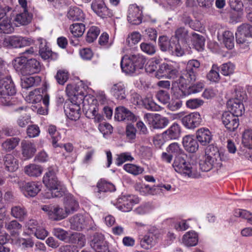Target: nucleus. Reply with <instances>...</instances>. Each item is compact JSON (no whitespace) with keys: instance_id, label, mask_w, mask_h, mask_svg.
<instances>
[{"instance_id":"43","label":"nucleus","mask_w":252,"mask_h":252,"mask_svg":"<svg viewBox=\"0 0 252 252\" xmlns=\"http://www.w3.org/2000/svg\"><path fill=\"white\" fill-rule=\"evenodd\" d=\"M42 91L40 89H35L31 92L26 96L25 100L29 103H37L40 102L42 99Z\"/></svg>"},{"instance_id":"21","label":"nucleus","mask_w":252,"mask_h":252,"mask_svg":"<svg viewBox=\"0 0 252 252\" xmlns=\"http://www.w3.org/2000/svg\"><path fill=\"white\" fill-rule=\"evenodd\" d=\"M236 41L238 43L245 42L244 37H252V26L249 24H243L240 26L235 33Z\"/></svg>"},{"instance_id":"41","label":"nucleus","mask_w":252,"mask_h":252,"mask_svg":"<svg viewBox=\"0 0 252 252\" xmlns=\"http://www.w3.org/2000/svg\"><path fill=\"white\" fill-rule=\"evenodd\" d=\"M67 17L72 21H81L85 19L82 10L78 7H71L67 13Z\"/></svg>"},{"instance_id":"16","label":"nucleus","mask_w":252,"mask_h":252,"mask_svg":"<svg viewBox=\"0 0 252 252\" xmlns=\"http://www.w3.org/2000/svg\"><path fill=\"white\" fill-rule=\"evenodd\" d=\"M222 122L226 128L230 131H235L239 125L238 117L230 111L225 112L221 117Z\"/></svg>"},{"instance_id":"37","label":"nucleus","mask_w":252,"mask_h":252,"mask_svg":"<svg viewBox=\"0 0 252 252\" xmlns=\"http://www.w3.org/2000/svg\"><path fill=\"white\" fill-rule=\"evenodd\" d=\"M41 69V65L39 61L35 59L27 60L25 65V71L29 74H34L39 72Z\"/></svg>"},{"instance_id":"17","label":"nucleus","mask_w":252,"mask_h":252,"mask_svg":"<svg viewBox=\"0 0 252 252\" xmlns=\"http://www.w3.org/2000/svg\"><path fill=\"white\" fill-rule=\"evenodd\" d=\"M115 118L119 121L134 122L137 120L136 116L123 106H120L116 108Z\"/></svg>"},{"instance_id":"62","label":"nucleus","mask_w":252,"mask_h":252,"mask_svg":"<svg viewBox=\"0 0 252 252\" xmlns=\"http://www.w3.org/2000/svg\"><path fill=\"white\" fill-rule=\"evenodd\" d=\"M204 104V101L200 98L189 99L186 101V104L188 108L191 109H197Z\"/></svg>"},{"instance_id":"63","label":"nucleus","mask_w":252,"mask_h":252,"mask_svg":"<svg viewBox=\"0 0 252 252\" xmlns=\"http://www.w3.org/2000/svg\"><path fill=\"white\" fill-rule=\"evenodd\" d=\"M27 62V60L26 59V57L22 56L21 57H17L13 62V66L17 71H21L24 67H25Z\"/></svg>"},{"instance_id":"64","label":"nucleus","mask_w":252,"mask_h":252,"mask_svg":"<svg viewBox=\"0 0 252 252\" xmlns=\"http://www.w3.org/2000/svg\"><path fill=\"white\" fill-rule=\"evenodd\" d=\"M220 72L224 76H228L232 74L234 70V65L229 62L222 64L220 66Z\"/></svg>"},{"instance_id":"9","label":"nucleus","mask_w":252,"mask_h":252,"mask_svg":"<svg viewBox=\"0 0 252 252\" xmlns=\"http://www.w3.org/2000/svg\"><path fill=\"white\" fill-rule=\"evenodd\" d=\"M178 73L177 66L175 63H162L159 66V68L155 73L156 77L160 79L165 78L168 79L174 78Z\"/></svg>"},{"instance_id":"13","label":"nucleus","mask_w":252,"mask_h":252,"mask_svg":"<svg viewBox=\"0 0 252 252\" xmlns=\"http://www.w3.org/2000/svg\"><path fill=\"white\" fill-rule=\"evenodd\" d=\"M42 210L46 212L52 220H61L67 216L65 211L58 205H44Z\"/></svg>"},{"instance_id":"27","label":"nucleus","mask_w":252,"mask_h":252,"mask_svg":"<svg viewBox=\"0 0 252 252\" xmlns=\"http://www.w3.org/2000/svg\"><path fill=\"white\" fill-rule=\"evenodd\" d=\"M110 92L111 94L118 100H123L126 97V89L122 82L115 83L112 86Z\"/></svg>"},{"instance_id":"28","label":"nucleus","mask_w":252,"mask_h":252,"mask_svg":"<svg viewBox=\"0 0 252 252\" xmlns=\"http://www.w3.org/2000/svg\"><path fill=\"white\" fill-rule=\"evenodd\" d=\"M198 234L193 230L187 232L182 237L183 244L188 247H194L198 243Z\"/></svg>"},{"instance_id":"30","label":"nucleus","mask_w":252,"mask_h":252,"mask_svg":"<svg viewBox=\"0 0 252 252\" xmlns=\"http://www.w3.org/2000/svg\"><path fill=\"white\" fill-rule=\"evenodd\" d=\"M28 110V109L25 107H20L16 110V111L20 114L17 120V123L21 127H25L31 122V116Z\"/></svg>"},{"instance_id":"15","label":"nucleus","mask_w":252,"mask_h":252,"mask_svg":"<svg viewBox=\"0 0 252 252\" xmlns=\"http://www.w3.org/2000/svg\"><path fill=\"white\" fill-rule=\"evenodd\" d=\"M202 119L197 112L190 113L182 118V123L184 126L188 129H194L201 124Z\"/></svg>"},{"instance_id":"60","label":"nucleus","mask_w":252,"mask_h":252,"mask_svg":"<svg viewBox=\"0 0 252 252\" xmlns=\"http://www.w3.org/2000/svg\"><path fill=\"white\" fill-rule=\"evenodd\" d=\"M219 69L217 65L213 64L211 70L207 74V78L211 81L217 82L220 80Z\"/></svg>"},{"instance_id":"26","label":"nucleus","mask_w":252,"mask_h":252,"mask_svg":"<svg viewBox=\"0 0 252 252\" xmlns=\"http://www.w3.org/2000/svg\"><path fill=\"white\" fill-rule=\"evenodd\" d=\"M197 139L192 135H186L183 138L182 143L185 149L190 153H195L198 149L199 145Z\"/></svg>"},{"instance_id":"39","label":"nucleus","mask_w":252,"mask_h":252,"mask_svg":"<svg viewBox=\"0 0 252 252\" xmlns=\"http://www.w3.org/2000/svg\"><path fill=\"white\" fill-rule=\"evenodd\" d=\"M70 222L72 229L81 230L85 225V219L82 215L77 214L70 219Z\"/></svg>"},{"instance_id":"35","label":"nucleus","mask_w":252,"mask_h":252,"mask_svg":"<svg viewBox=\"0 0 252 252\" xmlns=\"http://www.w3.org/2000/svg\"><path fill=\"white\" fill-rule=\"evenodd\" d=\"M242 144L244 148L240 150V154L241 151H252V129L244 130L242 134Z\"/></svg>"},{"instance_id":"25","label":"nucleus","mask_w":252,"mask_h":252,"mask_svg":"<svg viewBox=\"0 0 252 252\" xmlns=\"http://www.w3.org/2000/svg\"><path fill=\"white\" fill-rule=\"evenodd\" d=\"M63 195H65L63 202L64 211L67 216H68L77 210L79 207V204L71 194L66 193V192H65Z\"/></svg>"},{"instance_id":"23","label":"nucleus","mask_w":252,"mask_h":252,"mask_svg":"<svg viewBox=\"0 0 252 252\" xmlns=\"http://www.w3.org/2000/svg\"><path fill=\"white\" fill-rule=\"evenodd\" d=\"M97 190L95 191V196L98 198L104 197L105 193L115 190V187L113 184L104 180H100L97 184Z\"/></svg>"},{"instance_id":"36","label":"nucleus","mask_w":252,"mask_h":252,"mask_svg":"<svg viewBox=\"0 0 252 252\" xmlns=\"http://www.w3.org/2000/svg\"><path fill=\"white\" fill-rule=\"evenodd\" d=\"M190 35L191 43L193 47L198 51L203 50L205 46V38L194 32H191Z\"/></svg>"},{"instance_id":"38","label":"nucleus","mask_w":252,"mask_h":252,"mask_svg":"<svg viewBox=\"0 0 252 252\" xmlns=\"http://www.w3.org/2000/svg\"><path fill=\"white\" fill-rule=\"evenodd\" d=\"M4 164L7 170L10 172L15 171L19 166L17 160L10 154H7L5 156Z\"/></svg>"},{"instance_id":"24","label":"nucleus","mask_w":252,"mask_h":252,"mask_svg":"<svg viewBox=\"0 0 252 252\" xmlns=\"http://www.w3.org/2000/svg\"><path fill=\"white\" fill-rule=\"evenodd\" d=\"M91 246L94 252H108V248L103 235L96 234L94 236Z\"/></svg>"},{"instance_id":"46","label":"nucleus","mask_w":252,"mask_h":252,"mask_svg":"<svg viewBox=\"0 0 252 252\" xmlns=\"http://www.w3.org/2000/svg\"><path fill=\"white\" fill-rule=\"evenodd\" d=\"M14 28L11 23L10 17H5L0 22V32L9 34L13 32Z\"/></svg>"},{"instance_id":"14","label":"nucleus","mask_w":252,"mask_h":252,"mask_svg":"<svg viewBox=\"0 0 252 252\" xmlns=\"http://www.w3.org/2000/svg\"><path fill=\"white\" fill-rule=\"evenodd\" d=\"M85 100H74L76 103L70 102L66 107H64V112L69 119L76 121L79 119L81 116L80 103L81 102H84Z\"/></svg>"},{"instance_id":"2","label":"nucleus","mask_w":252,"mask_h":252,"mask_svg":"<svg viewBox=\"0 0 252 252\" xmlns=\"http://www.w3.org/2000/svg\"><path fill=\"white\" fill-rule=\"evenodd\" d=\"M43 183L49 189V192L45 195L47 198L60 197L66 192V188L58 180L55 171L52 169H49L44 175Z\"/></svg>"},{"instance_id":"52","label":"nucleus","mask_w":252,"mask_h":252,"mask_svg":"<svg viewBox=\"0 0 252 252\" xmlns=\"http://www.w3.org/2000/svg\"><path fill=\"white\" fill-rule=\"evenodd\" d=\"M48 131L52 138V144L54 147H62L57 144V142L59 141L61 138L60 134L57 131L56 126L50 125L48 126Z\"/></svg>"},{"instance_id":"8","label":"nucleus","mask_w":252,"mask_h":252,"mask_svg":"<svg viewBox=\"0 0 252 252\" xmlns=\"http://www.w3.org/2000/svg\"><path fill=\"white\" fill-rule=\"evenodd\" d=\"M190 83H177L178 87L174 85L172 90L174 95L178 98L186 97L191 94L200 92L204 88V84L202 82H199L192 86H189Z\"/></svg>"},{"instance_id":"11","label":"nucleus","mask_w":252,"mask_h":252,"mask_svg":"<svg viewBox=\"0 0 252 252\" xmlns=\"http://www.w3.org/2000/svg\"><path fill=\"white\" fill-rule=\"evenodd\" d=\"M158 237V229L155 227H150L148 232L140 238V245L145 249H149L156 244Z\"/></svg>"},{"instance_id":"5","label":"nucleus","mask_w":252,"mask_h":252,"mask_svg":"<svg viewBox=\"0 0 252 252\" xmlns=\"http://www.w3.org/2000/svg\"><path fill=\"white\" fill-rule=\"evenodd\" d=\"M16 93V89L11 77L2 76L0 78V104L9 105L11 96Z\"/></svg>"},{"instance_id":"12","label":"nucleus","mask_w":252,"mask_h":252,"mask_svg":"<svg viewBox=\"0 0 252 252\" xmlns=\"http://www.w3.org/2000/svg\"><path fill=\"white\" fill-rule=\"evenodd\" d=\"M139 199L133 195H124L118 199L117 208L123 212L130 211L133 205L138 203Z\"/></svg>"},{"instance_id":"7","label":"nucleus","mask_w":252,"mask_h":252,"mask_svg":"<svg viewBox=\"0 0 252 252\" xmlns=\"http://www.w3.org/2000/svg\"><path fill=\"white\" fill-rule=\"evenodd\" d=\"M90 83L84 82L78 80L75 84H67L66 87V92L68 95H72L73 100L82 101L85 100L88 97L87 90L89 89Z\"/></svg>"},{"instance_id":"50","label":"nucleus","mask_w":252,"mask_h":252,"mask_svg":"<svg viewBox=\"0 0 252 252\" xmlns=\"http://www.w3.org/2000/svg\"><path fill=\"white\" fill-rule=\"evenodd\" d=\"M69 30L74 37H78L83 34L85 26L82 23H75L70 25Z\"/></svg>"},{"instance_id":"55","label":"nucleus","mask_w":252,"mask_h":252,"mask_svg":"<svg viewBox=\"0 0 252 252\" xmlns=\"http://www.w3.org/2000/svg\"><path fill=\"white\" fill-rule=\"evenodd\" d=\"M123 169L127 172L134 175L140 174L144 171V169L142 167L130 163L125 164Z\"/></svg>"},{"instance_id":"54","label":"nucleus","mask_w":252,"mask_h":252,"mask_svg":"<svg viewBox=\"0 0 252 252\" xmlns=\"http://www.w3.org/2000/svg\"><path fill=\"white\" fill-rule=\"evenodd\" d=\"M39 53L41 57L44 60L54 59V56H56V55L53 53L49 47L45 44L43 45L42 43L39 46Z\"/></svg>"},{"instance_id":"58","label":"nucleus","mask_w":252,"mask_h":252,"mask_svg":"<svg viewBox=\"0 0 252 252\" xmlns=\"http://www.w3.org/2000/svg\"><path fill=\"white\" fill-rule=\"evenodd\" d=\"M99 33L100 30L98 27L95 26L91 27L87 32L86 41L89 43L94 42L96 39Z\"/></svg>"},{"instance_id":"48","label":"nucleus","mask_w":252,"mask_h":252,"mask_svg":"<svg viewBox=\"0 0 252 252\" xmlns=\"http://www.w3.org/2000/svg\"><path fill=\"white\" fill-rule=\"evenodd\" d=\"M20 36H7L4 38L3 44L8 48H20Z\"/></svg>"},{"instance_id":"49","label":"nucleus","mask_w":252,"mask_h":252,"mask_svg":"<svg viewBox=\"0 0 252 252\" xmlns=\"http://www.w3.org/2000/svg\"><path fill=\"white\" fill-rule=\"evenodd\" d=\"M19 139L16 137L9 138L5 140L1 144V147L6 152H10L13 150L18 144Z\"/></svg>"},{"instance_id":"56","label":"nucleus","mask_w":252,"mask_h":252,"mask_svg":"<svg viewBox=\"0 0 252 252\" xmlns=\"http://www.w3.org/2000/svg\"><path fill=\"white\" fill-rule=\"evenodd\" d=\"M141 38V35L138 32H133L129 33L126 39V43L129 46H132L137 44Z\"/></svg>"},{"instance_id":"34","label":"nucleus","mask_w":252,"mask_h":252,"mask_svg":"<svg viewBox=\"0 0 252 252\" xmlns=\"http://www.w3.org/2000/svg\"><path fill=\"white\" fill-rule=\"evenodd\" d=\"M85 114L87 118L93 119L95 123H99L103 120V115L99 112L98 106L93 104L89 106Z\"/></svg>"},{"instance_id":"18","label":"nucleus","mask_w":252,"mask_h":252,"mask_svg":"<svg viewBox=\"0 0 252 252\" xmlns=\"http://www.w3.org/2000/svg\"><path fill=\"white\" fill-rule=\"evenodd\" d=\"M91 8L99 17L106 18L112 16L111 10L103 1H94L92 3Z\"/></svg>"},{"instance_id":"44","label":"nucleus","mask_w":252,"mask_h":252,"mask_svg":"<svg viewBox=\"0 0 252 252\" xmlns=\"http://www.w3.org/2000/svg\"><path fill=\"white\" fill-rule=\"evenodd\" d=\"M196 2L198 5L205 10H210L213 5L214 0H187V3L188 6L192 7L196 5Z\"/></svg>"},{"instance_id":"33","label":"nucleus","mask_w":252,"mask_h":252,"mask_svg":"<svg viewBox=\"0 0 252 252\" xmlns=\"http://www.w3.org/2000/svg\"><path fill=\"white\" fill-rule=\"evenodd\" d=\"M22 155L25 159L32 158L36 151L35 145L29 141L24 140L21 142Z\"/></svg>"},{"instance_id":"53","label":"nucleus","mask_w":252,"mask_h":252,"mask_svg":"<svg viewBox=\"0 0 252 252\" xmlns=\"http://www.w3.org/2000/svg\"><path fill=\"white\" fill-rule=\"evenodd\" d=\"M223 43L228 49H231L234 47V36L232 32L226 31L223 32Z\"/></svg>"},{"instance_id":"20","label":"nucleus","mask_w":252,"mask_h":252,"mask_svg":"<svg viewBox=\"0 0 252 252\" xmlns=\"http://www.w3.org/2000/svg\"><path fill=\"white\" fill-rule=\"evenodd\" d=\"M20 189L26 197H34L40 190L41 184L39 183L33 182H29L23 185V186L20 187Z\"/></svg>"},{"instance_id":"61","label":"nucleus","mask_w":252,"mask_h":252,"mask_svg":"<svg viewBox=\"0 0 252 252\" xmlns=\"http://www.w3.org/2000/svg\"><path fill=\"white\" fill-rule=\"evenodd\" d=\"M142 105L146 109L151 111H158L159 106L154 102L152 98L147 97L143 99Z\"/></svg>"},{"instance_id":"3","label":"nucleus","mask_w":252,"mask_h":252,"mask_svg":"<svg viewBox=\"0 0 252 252\" xmlns=\"http://www.w3.org/2000/svg\"><path fill=\"white\" fill-rule=\"evenodd\" d=\"M146 62V58L139 54L126 55L121 59V67L126 74H132L143 68Z\"/></svg>"},{"instance_id":"22","label":"nucleus","mask_w":252,"mask_h":252,"mask_svg":"<svg viewBox=\"0 0 252 252\" xmlns=\"http://www.w3.org/2000/svg\"><path fill=\"white\" fill-rule=\"evenodd\" d=\"M197 141L202 146H207L213 140V135L207 128H200L196 132Z\"/></svg>"},{"instance_id":"19","label":"nucleus","mask_w":252,"mask_h":252,"mask_svg":"<svg viewBox=\"0 0 252 252\" xmlns=\"http://www.w3.org/2000/svg\"><path fill=\"white\" fill-rule=\"evenodd\" d=\"M128 21L133 25H139L142 21V11L136 4L129 5L127 14Z\"/></svg>"},{"instance_id":"32","label":"nucleus","mask_w":252,"mask_h":252,"mask_svg":"<svg viewBox=\"0 0 252 252\" xmlns=\"http://www.w3.org/2000/svg\"><path fill=\"white\" fill-rule=\"evenodd\" d=\"M216 164V160L215 158H211L209 156L204 155L203 157L199 160V166L200 168L197 169L199 170L200 173V170L202 171L207 172L210 171L213 166ZM196 165V164H195ZM196 166L197 165L196 164ZM200 176V175L198 177Z\"/></svg>"},{"instance_id":"42","label":"nucleus","mask_w":252,"mask_h":252,"mask_svg":"<svg viewBox=\"0 0 252 252\" xmlns=\"http://www.w3.org/2000/svg\"><path fill=\"white\" fill-rule=\"evenodd\" d=\"M25 173L31 177L39 176L42 172L41 167L36 164H30L25 167Z\"/></svg>"},{"instance_id":"57","label":"nucleus","mask_w":252,"mask_h":252,"mask_svg":"<svg viewBox=\"0 0 252 252\" xmlns=\"http://www.w3.org/2000/svg\"><path fill=\"white\" fill-rule=\"evenodd\" d=\"M69 77V73L66 70L60 69L58 70L55 78L57 83L63 85L67 81Z\"/></svg>"},{"instance_id":"40","label":"nucleus","mask_w":252,"mask_h":252,"mask_svg":"<svg viewBox=\"0 0 252 252\" xmlns=\"http://www.w3.org/2000/svg\"><path fill=\"white\" fill-rule=\"evenodd\" d=\"M5 228L12 236L18 235L22 229V225L17 220H12L5 222Z\"/></svg>"},{"instance_id":"1","label":"nucleus","mask_w":252,"mask_h":252,"mask_svg":"<svg viewBox=\"0 0 252 252\" xmlns=\"http://www.w3.org/2000/svg\"><path fill=\"white\" fill-rule=\"evenodd\" d=\"M166 151L175 157L172 166L177 172L185 177L198 178L200 173L196 165L186 161L184 158L186 155L178 143L170 144L167 147Z\"/></svg>"},{"instance_id":"45","label":"nucleus","mask_w":252,"mask_h":252,"mask_svg":"<svg viewBox=\"0 0 252 252\" xmlns=\"http://www.w3.org/2000/svg\"><path fill=\"white\" fill-rule=\"evenodd\" d=\"M27 211L25 208L21 206H14L11 209V215L14 218L22 221L27 216Z\"/></svg>"},{"instance_id":"59","label":"nucleus","mask_w":252,"mask_h":252,"mask_svg":"<svg viewBox=\"0 0 252 252\" xmlns=\"http://www.w3.org/2000/svg\"><path fill=\"white\" fill-rule=\"evenodd\" d=\"M188 35V31L185 29L184 28H178L175 32V36L173 37L174 38H176L179 42V39L183 40L186 42H188L189 41V37H190Z\"/></svg>"},{"instance_id":"10","label":"nucleus","mask_w":252,"mask_h":252,"mask_svg":"<svg viewBox=\"0 0 252 252\" xmlns=\"http://www.w3.org/2000/svg\"><path fill=\"white\" fill-rule=\"evenodd\" d=\"M146 123L154 129H162L169 124V120L158 114L147 113L144 115Z\"/></svg>"},{"instance_id":"31","label":"nucleus","mask_w":252,"mask_h":252,"mask_svg":"<svg viewBox=\"0 0 252 252\" xmlns=\"http://www.w3.org/2000/svg\"><path fill=\"white\" fill-rule=\"evenodd\" d=\"M227 105L230 109V112L238 117L242 116L244 112V104L239 99H229Z\"/></svg>"},{"instance_id":"47","label":"nucleus","mask_w":252,"mask_h":252,"mask_svg":"<svg viewBox=\"0 0 252 252\" xmlns=\"http://www.w3.org/2000/svg\"><path fill=\"white\" fill-rule=\"evenodd\" d=\"M32 19V15L30 14L28 10L17 14L15 21L17 24L21 25H26L30 23Z\"/></svg>"},{"instance_id":"4","label":"nucleus","mask_w":252,"mask_h":252,"mask_svg":"<svg viewBox=\"0 0 252 252\" xmlns=\"http://www.w3.org/2000/svg\"><path fill=\"white\" fill-rule=\"evenodd\" d=\"M200 63L197 60H190L187 64L185 69L181 71V74L174 85L177 83H193L197 79L198 73L200 69Z\"/></svg>"},{"instance_id":"51","label":"nucleus","mask_w":252,"mask_h":252,"mask_svg":"<svg viewBox=\"0 0 252 252\" xmlns=\"http://www.w3.org/2000/svg\"><path fill=\"white\" fill-rule=\"evenodd\" d=\"M39 81V78L36 77H23L21 78V86L22 88L27 89L36 84Z\"/></svg>"},{"instance_id":"29","label":"nucleus","mask_w":252,"mask_h":252,"mask_svg":"<svg viewBox=\"0 0 252 252\" xmlns=\"http://www.w3.org/2000/svg\"><path fill=\"white\" fill-rule=\"evenodd\" d=\"M181 133L180 125L174 123L166 130L163 132V135L166 139L175 140L178 139Z\"/></svg>"},{"instance_id":"6","label":"nucleus","mask_w":252,"mask_h":252,"mask_svg":"<svg viewBox=\"0 0 252 252\" xmlns=\"http://www.w3.org/2000/svg\"><path fill=\"white\" fill-rule=\"evenodd\" d=\"M158 44L163 51H168L170 54L177 57L182 56L184 54V49L176 38L169 39L166 36H160Z\"/></svg>"}]
</instances>
